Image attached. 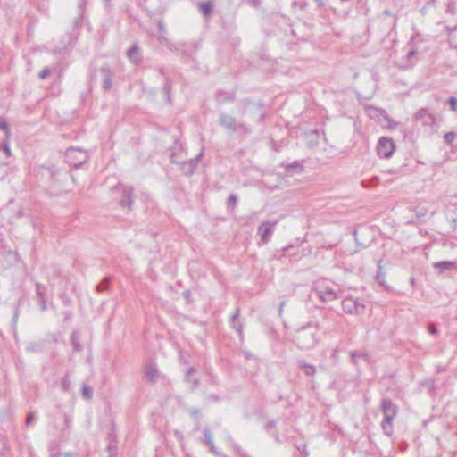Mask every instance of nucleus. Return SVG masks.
Here are the masks:
<instances>
[{
	"label": "nucleus",
	"instance_id": "nucleus-1",
	"mask_svg": "<svg viewBox=\"0 0 457 457\" xmlns=\"http://www.w3.org/2000/svg\"><path fill=\"white\" fill-rule=\"evenodd\" d=\"M319 331L318 323L308 324L296 331L295 343L302 350H310L319 342Z\"/></svg>",
	"mask_w": 457,
	"mask_h": 457
},
{
	"label": "nucleus",
	"instance_id": "nucleus-2",
	"mask_svg": "<svg viewBox=\"0 0 457 457\" xmlns=\"http://www.w3.org/2000/svg\"><path fill=\"white\" fill-rule=\"evenodd\" d=\"M381 411L384 414L381 428L385 435L391 436L394 433L393 420L398 413V407L391 399L383 397L381 400Z\"/></svg>",
	"mask_w": 457,
	"mask_h": 457
},
{
	"label": "nucleus",
	"instance_id": "nucleus-3",
	"mask_svg": "<svg viewBox=\"0 0 457 457\" xmlns=\"http://www.w3.org/2000/svg\"><path fill=\"white\" fill-rule=\"evenodd\" d=\"M423 39L420 36L417 35L411 38V46L407 54L401 58L398 62V67L403 70H407L414 66L418 58L417 54L425 51L426 48L422 47Z\"/></svg>",
	"mask_w": 457,
	"mask_h": 457
},
{
	"label": "nucleus",
	"instance_id": "nucleus-4",
	"mask_svg": "<svg viewBox=\"0 0 457 457\" xmlns=\"http://www.w3.org/2000/svg\"><path fill=\"white\" fill-rule=\"evenodd\" d=\"M65 162L73 168H79L88 158L87 153L79 147H69L65 152Z\"/></svg>",
	"mask_w": 457,
	"mask_h": 457
},
{
	"label": "nucleus",
	"instance_id": "nucleus-5",
	"mask_svg": "<svg viewBox=\"0 0 457 457\" xmlns=\"http://www.w3.org/2000/svg\"><path fill=\"white\" fill-rule=\"evenodd\" d=\"M343 311L349 314L360 315L365 311V305L362 301L357 297H345L342 301Z\"/></svg>",
	"mask_w": 457,
	"mask_h": 457
},
{
	"label": "nucleus",
	"instance_id": "nucleus-6",
	"mask_svg": "<svg viewBox=\"0 0 457 457\" xmlns=\"http://www.w3.org/2000/svg\"><path fill=\"white\" fill-rule=\"evenodd\" d=\"M366 113L370 119L377 120L381 126L393 128L390 125L391 120L385 110L375 106H368L366 107Z\"/></svg>",
	"mask_w": 457,
	"mask_h": 457
},
{
	"label": "nucleus",
	"instance_id": "nucleus-7",
	"mask_svg": "<svg viewBox=\"0 0 457 457\" xmlns=\"http://www.w3.org/2000/svg\"><path fill=\"white\" fill-rule=\"evenodd\" d=\"M395 145L393 139L388 137L379 138L377 145V154L381 158H389L395 152Z\"/></svg>",
	"mask_w": 457,
	"mask_h": 457
},
{
	"label": "nucleus",
	"instance_id": "nucleus-8",
	"mask_svg": "<svg viewBox=\"0 0 457 457\" xmlns=\"http://www.w3.org/2000/svg\"><path fill=\"white\" fill-rule=\"evenodd\" d=\"M114 189L121 193V198L119 201L120 206L129 211L133 204V188L129 186L118 185Z\"/></svg>",
	"mask_w": 457,
	"mask_h": 457
},
{
	"label": "nucleus",
	"instance_id": "nucleus-9",
	"mask_svg": "<svg viewBox=\"0 0 457 457\" xmlns=\"http://www.w3.org/2000/svg\"><path fill=\"white\" fill-rule=\"evenodd\" d=\"M278 223V220L274 222L263 221L257 229V234L261 237L262 243L266 244L269 242L271 234Z\"/></svg>",
	"mask_w": 457,
	"mask_h": 457
},
{
	"label": "nucleus",
	"instance_id": "nucleus-10",
	"mask_svg": "<svg viewBox=\"0 0 457 457\" xmlns=\"http://www.w3.org/2000/svg\"><path fill=\"white\" fill-rule=\"evenodd\" d=\"M414 119L420 121L423 126H432L436 120L435 116L426 108H421L417 111Z\"/></svg>",
	"mask_w": 457,
	"mask_h": 457
},
{
	"label": "nucleus",
	"instance_id": "nucleus-11",
	"mask_svg": "<svg viewBox=\"0 0 457 457\" xmlns=\"http://www.w3.org/2000/svg\"><path fill=\"white\" fill-rule=\"evenodd\" d=\"M239 316H240V309L237 308L235 312L232 314V316L230 318L229 323H230V327L237 332L238 337L242 340L244 337V333H243L244 321L239 319Z\"/></svg>",
	"mask_w": 457,
	"mask_h": 457
},
{
	"label": "nucleus",
	"instance_id": "nucleus-12",
	"mask_svg": "<svg viewBox=\"0 0 457 457\" xmlns=\"http://www.w3.org/2000/svg\"><path fill=\"white\" fill-rule=\"evenodd\" d=\"M218 122L222 128L229 132H233V130H235V126L237 124L234 117L224 112L220 113Z\"/></svg>",
	"mask_w": 457,
	"mask_h": 457
},
{
	"label": "nucleus",
	"instance_id": "nucleus-13",
	"mask_svg": "<svg viewBox=\"0 0 457 457\" xmlns=\"http://www.w3.org/2000/svg\"><path fill=\"white\" fill-rule=\"evenodd\" d=\"M100 71H101L102 79H102V88L104 91H109L112 87V80L113 73L109 67H102Z\"/></svg>",
	"mask_w": 457,
	"mask_h": 457
},
{
	"label": "nucleus",
	"instance_id": "nucleus-14",
	"mask_svg": "<svg viewBox=\"0 0 457 457\" xmlns=\"http://www.w3.org/2000/svg\"><path fill=\"white\" fill-rule=\"evenodd\" d=\"M286 171L289 174L302 173L304 170L303 163L299 161H294L293 162H282L281 164Z\"/></svg>",
	"mask_w": 457,
	"mask_h": 457
},
{
	"label": "nucleus",
	"instance_id": "nucleus-15",
	"mask_svg": "<svg viewBox=\"0 0 457 457\" xmlns=\"http://www.w3.org/2000/svg\"><path fill=\"white\" fill-rule=\"evenodd\" d=\"M175 147L170 148L171 154H170V162L173 163H181V169L183 172L186 175H192L195 169L192 167L190 163H187V162H179L177 159L176 153L174 152Z\"/></svg>",
	"mask_w": 457,
	"mask_h": 457
},
{
	"label": "nucleus",
	"instance_id": "nucleus-16",
	"mask_svg": "<svg viewBox=\"0 0 457 457\" xmlns=\"http://www.w3.org/2000/svg\"><path fill=\"white\" fill-rule=\"evenodd\" d=\"M317 294L323 302L333 301L337 298V292L331 287L320 289Z\"/></svg>",
	"mask_w": 457,
	"mask_h": 457
},
{
	"label": "nucleus",
	"instance_id": "nucleus-17",
	"mask_svg": "<svg viewBox=\"0 0 457 457\" xmlns=\"http://www.w3.org/2000/svg\"><path fill=\"white\" fill-rule=\"evenodd\" d=\"M159 371L155 363L150 362L146 365L145 376L149 382L155 383L157 381Z\"/></svg>",
	"mask_w": 457,
	"mask_h": 457
},
{
	"label": "nucleus",
	"instance_id": "nucleus-18",
	"mask_svg": "<svg viewBox=\"0 0 457 457\" xmlns=\"http://www.w3.org/2000/svg\"><path fill=\"white\" fill-rule=\"evenodd\" d=\"M197 7L204 17L207 19L213 12L214 4L212 0L203 1L197 4Z\"/></svg>",
	"mask_w": 457,
	"mask_h": 457
},
{
	"label": "nucleus",
	"instance_id": "nucleus-19",
	"mask_svg": "<svg viewBox=\"0 0 457 457\" xmlns=\"http://www.w3.org/2000/svg\"><path fill=\"white\" fill-rule=\"evenodd\" d=\"M127 57L129 60L134 63V64H139L142 61V58L140 56V49L137 45H133L128 51H127Z\"/></svg>",
	"mask_w": 457,
	"mask_h": 457
},
{
	"label": "nucleus",
	"instance_id": "nucleus-20",
	"mask_svg": "<svg viewBox=\"0 0 457 457\" xmlns=\"http://www.w3.org/2000/svg\"><path fill=\"white\" fill-rule=\"evenodd\" d=\"M196 370L193 367L189 368L186 373L185 379L186 381L191 385V388L194 390L198 387L200 381L197 378L194 377Z\"/></svg>",
	"mask_w": 457,
	"mask_h": 457
},
{
	"label": "nucleus",
	"instance_id": "nucleus-21",
	"mask_svg": "<svg viewBox=\"0 0 457 457\" xmlns=\"http://www.w3.org/2000/svg\"><path fill=\"white\" fill-rule=\"evenodd\" d=\"M297 363H298L299 369L302 370L306 376L312 377L316 374L317 370H316V367L314 365L307 363L303 360H298Z\"/></svg>",
	"mask_w": 457,
	"mask_h": 457
},
{
	"label": "nucleus",
	"instance_id": "nucleus-22",
	"mask_svg": "<svg viewBox=\"0 0 457 457\" xmlns=\"http://www.w3.org/2000/svg\"><path fill=\"white\" fill-rule=\"evenodd\" d=\"M171 88H172V84H171L170 79L168 77H165V82L163 84L162 91L165 96L166 102L169 104L171 103V97H170Z\"/></svg>",
	"mask_w": 457,
	"mask_h": 457
},
{
	"label": "nucleus",
	"instance_id": "nucleus-23",
	"mask_svg": "<svg viewBox=\"0 0 457 457\" xmlns=\"http://www.w3.org/2000/svg\"><path fill=\"white\" fill-rule=\"evenodd\" d=\"M252 132V129L242 122H237L235 126V130H233V133H238L241 136H246Z\"/></svg>",
	"mask_w": 457,
	"mask_h": 457
},
{
	"label": "nucleus",
	"instance_id": "nucleus-24",
	"mask_svg": "<svg viewBox=\"0 0 457 457\" xmlns=\"http://www.w3.org/2000/svg\"><path fill=\"white\" fill-rule=\"evenodd\" d=\"M80 337L78 331H73L71 336V342L73 346L74 351L80 352L82 350V346L79 343Z\"/></svg>",
	"mask_w": 457,
	"mask_h": 457
},
{
	"label": "nucleus",
	"instance_id": "nucleus-25",
	"mask_svg": "<svg viewBox=\"0 0 457 457\" xmlns=\"http://www.w3.org/2000/svg\"><path fill=\"white\" fill-rule=\"evenodd\" d=\"M433 266L435 269H437L440 273H442L443 271H445L446 270L452 269L454 266V262H448V261H443V262H435L433 264Z\"/></svg>",
	"mask_w": 457,
	"mask_h": 457
},
{
	"label": "nucleus",
	"instance_id": "nucleus-26",
	"mask_svg": "<svg viewBox=\"0 0 457 457\" xmlns=\"http://www.w3.org/2000/svg\"><path fill=\"white\" fill-rule=\"evenodd\" d=\"M377 266H378V270H377V275H376L377 281L380 285L385 286V284H386V273H385V271L382 269L381 260H379L378 262Z\"/></svg>",
	"mask_w": 457,
	"mask_h": 457
},
{
	"label": "nucleus",
	"instance_id": "nucleus-27",
	"mask_svg": "<svg viewBox=\"0 0 457 457\" xmlns=\"http://www.w3.org/2000/svg\"><path fill=\"white\" fill-rule=\"evenodd\" d=\"M437 4H440V0H428L420 10L421 13L425 15L428 13L432 8L438 9Z\"/></svg>",
	"mask_w": 457,
	"mask_h": 457
},
{
	"label": "nucleus",
	"instance_id": "nucleus-28",
	"mask_svg": "<svg viewBox=\"0 0 457 457\" xmlns=\"http://www.w3.org/2000/svg\"><path fill=\"white\" fill-rule=\"evenodd\" d=\"M445 13L454 14L455 13V0H448L447 3H444L442 6Z\"/></svg>",
	"mask_w": 457,
	"mask_h": 457
},
{
	"label": "nucleus",
	"instance_id": "nucleus-29",
	"mask_svg": "<svg viewBox=\"0 0 457 457\" xmlns=\"http://www.w3.org/2000/svg\"><path fill=\"white\" fill-rule=\"evenodd\" d=\"M46 287L45 285L36 284V294L38 299H46Z\"/></svg>",
	"mask_w": 457,
	"mask_h": 457
},
{
	"label": "nucleus",
	"instance_id": "nucleus-30",
	"mask_svg": "<svg viewBox=\"0 0 457 457\" xmlns=\"http://www.w3.org/2000/svg\"><path fill=\"white\" fill-rule=\"evenodd\" d=\"M188 412L189 414L195 419L196 420V425H195V428L198 429L199 428V420H200V418H201V411L198 408H195V407H191L188 409Z\"/></svg>",
	"mask_w": 457,
	"mask_h": 457
},
{
	"label": "nucleus",
	"instance_id": "nucleus-31",
	"mask_svg": "<svg viewBox=\"0 0 457 457\" xmlns=\"http://www.w3.org/2000/svg\"><path fill=\"white\" fill-rule=\"evenodd\" d=\"M0 129L4 131V137H7V140H10L11 132L6 120L0 117Z\"/></svg>",
	"mask_w": 457,
	"mask_h": 457
},
{
	"label": "nucleus",
	"instance_id": "nucleus-32",
	"mask_svg": "<svg viewBox=\"0 0 457 457\" xmlns=\"http://www.w3.org/2000/svg\"><path fill=\"white\" fill-rule=\"evenodd\" d=\"M110 279H111L110 277L104 278L103 280L97 285L96 290L98 292H104V291L107 290Z\"/></svg>",
	"mask_w": 457,
	"mask_h": 457
},
{
	"label": "nucleus",
	"instance_id": "nucleus-33",
	"mask_svg": "<svg viewBox=\"0 0 457 457\" xmlns=\"http://www.w3.org/2000/svg\"><path fill=\"white\" fill-rule=\"evenodd\" d=\"M203 432H204V443L207 445L213 444L212 435L210 428L208 427H205L204 428Z\"/></svg>",
	"mask_w": 457,
	"mask_h": 457
},
{
	"label": "nucleus",
	"instance_id": "nucleus-34",
	"mask_svg": "<svg viewBox=\"0 0 457 457\" xmlns=\"http://www.w3.org/2000/svg\"><path fill=\"white\" fill-rule=\"evenodd\" d=\"M82 395L86 398V399H90L93 395V389L90 386H87V385H83V387H82Z\"/></svg>",
	"mask_w": 457,
	"mask_h": 457
},
{
	"label": "nucleus",
	"instance_id": "nucleus-35",
	"mask_svg": "<svg viewBox=\"0 0 457 457\" xmlns=\"http://www.w3.org/2000/svg\"><path fill=\"white\" fill-rule=\"evenodd\" d=\"M456 138V135L453 132H447L444 136V140L446 144L452 145Z\"/></svg>",
	"mask_w": 457,
	"mask_h": 457
},
{
	"label": "nucleus",
	"instance_id": "nucleus-36",
	"mask_svg": "<svg viewBox=\"0 0 457 457\" xmlns=\"http://www.w3.org/2000/svg\"><path fill=\"white\" fill-rule=\"evenodd\" d=\"M9 141L10 140H7V137H4V140L3 142V146H2L3 151L8 157L12 155L11 148L9 146Z\"/></svg>",
	"mask_w": 457,
	"mask_h": 457
},
{
	"label": "nucleus",
	"instance_id": "nucleus-37",
	"mask_svg": "<svg viewBox=\"0 0 457 457\" xmlns=\"http://www.w3.org/2000/svg\"><path fill=\"white\" fill-rule=\"evenodd\" d=\"M228 206L234 208L237 204V196L236 195H230L227 201Z\"/></svg>",
	"mask_w": 457,
	"mask_h": 457
},
{
	"label": "nucleus",
	"instance_id": "nucleus-38",
	"mask_svg": "<svg viewBox=\"0 0 457 457\" xmlns=\"http://www.w3.org/2000/svg\"><path fill=\"white\" fill-rule=\"evenodd\" d=\"M203 156V152L198 154L195 158L190 159L189 161H187V163H190L194 169H195L197 162L200 161V159Z\"/></svg>",
	"mask_w": 457,
	"mask_h": 457
},
{
	"label": "nucleus",
	"instance_id": "nucleus-39",
	"mask_svg": "<svg viewBox=\"0 0 457 457\" xmlns=\"http://www.w3.org/2000/svg\"><path fill=\"white\" fill-rule=\"evenodd\" d=\"M452 111H457V97L451 96L447 100Z\"/></svg>",
	"mask_w": 457,
	"mask_h": 457
},
{
	"label": "nucleus",
	"instance_id": "nucleus-40",
	"mask_svg": "<svg viewBox=\"0 0 457 457\" xmlns=\"http://www.w3.org/2000/svg\"><path fill=\"white\" fill-rule=\"evenodd\" d=\"M226 439H227V441H228V443H230V445H232L233 449H234L237 453H240V446H239V445H237L233 441L232 436H231L229 434H228V435L226 436Z\"/></svg>",
	"mask_w": 457,
	"mask_h": 457
},
{
	"label": "nucleus",
	"instance_id": "nucleus-41",
	"mask_svg": "<svg viewBox=\"0 0 457 457\" xmlns=\"http://www.w3.org/2000/svg\"><path fill=\"white\" fill-rule=\"evenodd\" d=\"M70 386H71V380L69 379L68 376H65L62 379V387L64 391H68L70 389Z\"/></svg>",
	"mask_w": 457,
	"mask_h": 457
},
{
	"label": "nucleus",
	"instance_id": "nucleus-42",
	"mask_svg": "<svg viewBox=\"0 0 457 457\" xmlns=\"http://www.w3.org/2000/svg\"><path fill=\"white\" fill-rule=\"evenodd\" d=\"M51 73V70L48 67L44 68L40 73L38 74L39 79H46Z\"/></svg>",
	"mask_w": 457,
	"mask_h": 457
},
{
	"label": "nucleus",
	"instance_id": "nucleus-43",
	"mask_svg": "<svg viewBox=\"0 0 457 457\" xmlns=\"http://www.w3.org/2000/svg\"><path fill=\"white\" fill-rule=\"evenodd\" d=\"M8 255L12 256V258L14 260V262H18L21 261L20 255L17 252L9 251L7 253Z\"/></svg>",
	"mask_w": 457,
	"mask_h": 457
},
{
	"label": "nucleus",
	"instance_id": "nucleus-44",
	"mask_svg": "<svg viewBox=\"0 0 457 457\" xmlns=\"http://www.w3.org/2000/svg\"><path fill=\"white\" fill-rule=\"evenodd\" d=\"M34 419H35L34 412H29L26 418V425H28V426L31 425L34 421Z\"/></svg>",
	"mask_w": 457,
	"mask_h": 457
},
{
	"label": "nucleus",
	"instance_id": "nucleus-45",
	"mask_svg": "<svg viewBox=\"0 0 457 457\" xmlns=\"http://www.w3.org/2000/svg\"><path fill=\"white\" fill-rule=\"evenodd\" d=\"M38 302L40 304L41 311L46 312L47 310L46 300V299H38Z\"/></svg>",
	"mask_w": 457,
	"mask_h": 457
},
{
	"label": "nucleus",
	"instance_id": "nucleus-46",
	"mask_svg": "<svg viewBox=\"0 0 457 457\" xmlns=\"http://www.w3.org/2000/svg\"><path fill=\"white\" fill-rule=\"evenodd\" d=\"M297 449L303 453L304 454V457H307L308 456V453L306 451V445L304 444H302V445H297Z\"/></svg>",
	"mask_w": 457,
	"mask_h": 457
},
{
	"label": "nucleus",
	"instance_id": "nucleus-47",
	"mask_svg": "<svg viewBox=\"0 0 457 457\" xmlns=\"http://www.w3.org/2000/svg\"><path fill=\"white\" fill-rule=\"evenodd\" d=\"M71 423V418L68 414H64V424L66 428H69Z\"/></svg>",
	"mask_w": 457,
	"mask_h": 457
},
{
	"label": "nucleus",
	"instance_id": "nucleus-48",
	"mask_svg": "<svg viewBox=\"0 0 457 457\" xmlns=\"http://www.w3.org/2000/svg\"><path fill=\"white\" fill-rule=\"evenodd\" d=\"M6 449V443L5 440L2 437H0V454L3 453V452Z\"/></svg>",
	"mask_w": 457,
	"mask_h": 457
},
{
	"label": "nucleus",
	"instance_id": "nucleus-49",
	"mask_svg": "<svg viewBox=\"0 0 457 457\" xmlns=\"http://www.w3.org/2000/svg\"><path fill=\"white\" fill-rule=\"evenodd\" d=\"M445 30L448 32L449 36L451 37L452 34L457 30V25L454 27L445 26Z\"/></svg>",
	"mask_w": 457,
	"mask_h": 457
},
{
	"label": "nucleus",
	"instance_id": "nucleus-50",
	"mask_svg": "<svg viewBox=\"0 0 457 457\" xmlns=\"http://www.w3.org/2000/svg\"><path fill=\"white\" fill-rule=\"evenodd\" d=\"M428 331L432 335L437 334V328L435 324H429L428 326Z\"/></svg>",
	"mask_w": 457,
	"mask_h": 457
},
{
	"label": "nucleus",
	"instance_id": "nucleus-51",
	"mask_svg": "<svg viewBox=\"0 0 457 457\" xmlns=\"http://www.w3.org/2000/svg\"><path fill=\"white\" fill-rule=\"evenodd\" d=\"M157 26H158V29L161 33H164L165 32V25L163 23V21H159L158 23H157Z\"/></svg>",
	"mask_w": 457,
	"mask_h": 457
},
{
	"label": "nucleus",
	"instance_id": "nucleus-52",
	"mask_svg": "<svg viewBox=\"0 0 457 457\" xmlns=\"http://www.w3.org/2000/svg\"><path fill=\"white\" fill-rule=\"evenodd\" d=\"M277 422L276 420H270L267 424H266V428L267 429H271L273 428H275Z\"/></svg>",
	"mask_w": 457,
	"mask_h": 457
},
{
	"label": "nucleus",
	"instance_id": "nucleus-53",
	"mask_svg": "<svg viewBox=\"0 0 457 457\" xmlns=\"http://www.w3.org/2000/svg\"><path fill=\"white\" fill-rule=\"evenodd\" d=\"M208 446H209V448H210V451H211L212 453H214V454H218V452H217V450H216V448H215V446H214V444L209 445Z\"/></svg>",
	"mask_w": 457,
	"mask_h": 457
},
{
	"label": "nucleus",
	"instance_id": "nucleus-54",
	"mask_svg": "<svg viewBox=\"0 0 457 457\" xmlns=\"http://www.w3.org/2000/svg\"><path fill=\"white\" fill-rule=\"evenodd\" d=\"M358 356H359V354L357 353H355V352L351 353V358H352L353 362L356 361V358Z\"/></svg>",
	"mask_w": 457,
	"mask_h": 457
},
{
	"label": "nucleus",
	"instance_id": "nucleus-55",
	"mask_svg": "<svg viewBox=\"0 0 457 457\" xmlns=\"http://www.w3.org/2000/svg\"><path fill=\"white\" fill-rule=\"evenodd\" d=\"M108 11H111V0H104Z\"/></svg>",
	"mask_w": 457,
	"mask_h": 457
},
{
	"label": "nucleus",
	"instance_id": "nucleus-56",
	"mask_svg": "<svg viewBox=\"0 0 457 457\" xmlns=\"http://www.w3.org/2000/svg\"><path fill=\"white\" fill-rule=\"evenodd\" d=\"M316 2V4H318L319 7H323L324 6V3L322 0H314Z\"/></svg>",
	"mask_w": 457,
	"mask_h": 457
},
{
	"label": "nucleus",
	"instance_id": "nucleus-57",
	"mask_svg": "<svg viewBox=\"0 0 457 457\" xmlns=\"http://www.w3.org/2000/svg\"><path fill=\"white\" fill-rule=\"evenodd\" d=\"M284 306H285V302H281L279 304V312L280 313H282Z\"/></svg>",
	"mask_w": 457,
	"mask_h": 457
},
{
	"label": "nucleus",
	"instance_id": "nucleus-58",
	"mask_svg": "<svg viewBox=\"0 0 457 457\" xmlns=\"http://www.w3.org/2000/svg\"><path fill=\"white\" fill-rule=\"evenodd\" d=\"M158 71H159V73H160V74H162V75H165V72H164V69H163V68H159V69H158Z\"/></svg>",
	"mask_w": 457,
	"mask_h": 457
},
{
	"label": "nucleus",
	"instance_id": "nucleus-59",
	"mask_svg": "<svg viewBox=\"0 0 457 457\" xmlns=\"http://www.w3.org/2000/svg\"><path fill=\"white\" fill-rule=\"evenodd\" d=\"M383 13L386 14V15L391 16V12L388 10H385L383 12Z\"/></svg>",
	"mask_w": 457,
	"mask_h": 457
},
{
	"label": "nucleus",
	"instance_id": "nucleus-60",
	"mask_svg": "<svg viewBox=\"0 0 457 457\" xmlns=\"http://www.w3.org/2000/svg\"><path fill=\"white\" fill-rule=\"evenodd\" d=\"M18 313H19V311L16 310L15 312H14V316H13V319L16 320L17 317H18Z\"/></svg>",
	"mask_w": 457,
	"mask_h": 457
},
{
	"label": "nucleus",
	"instance_id": "nucleus-61",
	"mask_svg": "<svg viewBox=\"0 0 457 457\" xmlns=\"http://www.w3.org/2000/svg\"><path fill=\"white\" fill-rule=\"evenodd\" d=\"M184 295L187 298H189V292H185Z\"/></svg>",
	"mask_w": 457,
	"mask_h": 457
},
{
	"label": "nucleus",
	"instance_id": "nucleus-62",
	"mask_svg": "<svg viewBox=\"0 0 457 457\" xmlns=\"http://www.w3.org/2000/svg\"><path fill=\"white\" fill-rule=\"evenodd\" d=\"M175 434H176L177 436H181V434H180V432H179V431H175Z\"/></svg>",
	"mask_w": 457,
	"mask_h": 457
},
{
	"label": "nucleus",
	"instance_id": "nucleus-63",
	"mask_svg": "<svg viewBox=\"0 0 457 457\" xmlns=\"http://www.w3.org/2000/svg\"><path fill=\"white\" fill-rule=\"evenodd\" d=\"M110 457H112V455Z\"/></svg>",
	"mask_w": 457,
	"mask_h": 457
}]
</instances>
